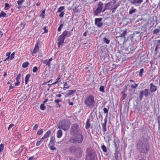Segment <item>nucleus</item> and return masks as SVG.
Wrapping results in <instances>:
<instances>
[{
    "mask_svg": "<svg viewBox=\"0 0 160 160\" xmlns=\"http://www.w3.org/2000/svg\"><path fill=\"white\" fill-rule=\"evenodd\" d=\"M136 147L140 154H147L150 150L149 139L146 137L142 136L137 142Z\"/></svg>",
    "mask_w": 160,
    "mask_h": 160,
    "instance_id": "nucleus-1",
    "label": "nucleus"
},
{
    "mask_svg": "<svg viewBox=\"0 0 160 160\" xmlns=\"http://www.w3.org/2000/svg\"><path fill=\"white\" fill-rule=\"evenodd\" d=\"M85 160H98L97 154L94 149L88 148L86 150Z\"/></svg>",
    "mask_w": 160,
    "mask_h": 160,
    "instance_id": "nucleus-2",
    "label": "nucleus"
},
{
    "mask_svg": "<svg viewBox=\"0 0 160 160\" xmlns=\"http://www.w3.org/2000/svg\"><path fill=\"white\" fill-rule=\"evenodd\" d=\"M141 34L140 32L134 31L132 34L128 37L127 40H128L129 42L131 41V42H130V44L132 45L136 42L137 40L141 38L142 36V35Z\"/></svg>",
    "mask_w": 160,
    "mask_h": 160,
    "instance_id": "nucleus-3",
    "label": "nucleus"
},
{
    "mask_svg": "<svg viewBox=\"0 0 160 160\" xmlns=\"http://www.w3.org/2000/svg\"><path fill=\"white\" fill-rule=\"evenodd\" d=\"M82 133V132H79L72 135L73 136L71 137L69 140V142L74 144L82 143L83 139Z\"/></svg>",
    "mask_w": 160,
    "mask_h": 160,
    "instance_id": "nucleus-4",
    "label": "nucleus"
},
{
    "mask_svg": "<svg viewBox=\"0 0 160 160\" xmlns=\"http://www.w3.org/2000/svg\"><path fill=\"white\" fill-rule=\"evenodd\" d=\"M95 102L94 97L91 94L88 95L85 98L84 103L89 108H94L95 106Z\"/></svg>",
    "mask_w": 160,
    "mask_h": 160,
    "instance_id": "nucleus-5",
    "label": "nucleus"
},
{
    "mask_svg": "<svg viewBox=\"0 0 160 160\" xmlns=\"http://www.w3.org/2000/svg\"><path fill=\"white\" fill-rule=\"evenodd\" d=\"M70 125V122L68 119H63L60 121L58 127L59 129L66 131L69 129Z\"/></svg>",
    "mask_w": 160,
    "mask_h": 160,
    "instance_id": "nucleus-6",
    "label": "nucleus"
},
{
    "mask_svg": "<svg viewBox=\"0 0 160 160\" xmlns=\"http://www.w3.org/2000/svg\"><path fill=\"white\" fill-rule=\"evenodd\" d=\"M82 132V131L78 123H74L72 125L70 128V133L71 135H72Z\"/></svg>",
    "mask_w": 160,
    "mask_h": 160,
    "instance_id": "nucleus-7",
    "label": "nucleus"
},
{
    "mask_svg": "<svg viewBox=\"0 0 160 160\" xmlns=\"http://www.w3.org/2000/svg\"><path fill=\"white\" fill-rule=\"evenodd\" d=\"M103 3L101 1L99 2L97 5L96 9L93 11V15L94 16H98L101 12H105V10L103 8Z\"/></svg>",
    "mask_w": 160,
    "mask_h": 160,
    "instance_id": "nucleus-8",
    "label": "nucleus"
},
{
    "mask_svg": "<svg viewBox=\"0 0 160 160\" xmlns=\"http://www.w3.org/2000/svg\"><path fill=\"white\" fill-rule=\"evenodd\" d=\"M128 3H129L131 5L137 7L143 2V0H128Z\"/></svg>",
    "mask_w": 160,
    "mask_h": 160,
    "instance_id": "nucleus-9",
    "label": "nucleus"
},
{
    "mask_svg": "<svg viewBox=\"0 0 160 160\" xmlns=\"http://www.w3.org/2000/svg\"><path fill=\"white\" fill-rule=\"evenodd\" d=\"M81 149V148L78 146L75 145L72 146L69 148V152L74 155Z\"/></svg>",
    "mask_w": 160,
    "mask_h": 160,
    "instance_id": "nucleus-10",
    "label": "nucleus"
},
{
    "mask_svg": "<svg viewBox=\"0 0 160 160\" xmlns=\"http://www.w3.org/2000/svg\"><path fill=\"white\" fill-rule=\"evenodd\" d=\"M102 18H96L95 19V24L98 27L100 28L102 26L103 23L102 22Z\"/></svg>",
    "mask_w": 160,
    "mask_h": 160,
    "instance_id": "nucleus-11",
    "label": "nucleus"
},
{
    "mask_svg": "<svg viewBox=\"0 0 160 160\" xmlns=\"http://www.w3.org/2000/svg\"><path fill=\"white\" fill-rule=\"evenodd\" d=\"M40 43V41H38L35 44V47L33 51H31V54L32 56H34V54L36 53L39 50L38 45Z\"/></svg>",
    "mask_w": 160,
    "mask_h": 160,
    "instance_id": "nucleus-12",
    "label": "nucleus"
},
{
    "mask_svg": "<svg viewBox=\"0 0 160 160\" xmlns=\"http://www.w3.org/2000/svg\"><path fill=\"white\" fill-rule=\"evenodd\" d=\"M138 102L139 101L138 99L136 100L135 102H133V108L138 110H140L141 108V106L139 104Z\"/></svg>",
    "mask_w": 160,
    "mask_h": 160,
    "instance_id": "nucleus-13",
    "label": "nucleus"
},
{
    "mask_svg": "<svg viewBox=\"0 0 160 160\" xmlns=\"http://www.w3.org/2000/svg\"><path fill=\"white\" fill-rule=\"evenodd\" d=\"M148 26V24H144L143 26L141 28V34L143 33H145V34L147 32V29Z\"/></svg>",
    "mask_w": 160,
    "mask_h": 160,
    "instance_id": "nucleus-14",
    "label": "nucleus"
},
{
    "mask_svg": "<svg viewBox=\"0 0 160 160\" xmlns=\"http://www.w3.org/2000/svg\"><path fill=\"white\" fill-rule=\"evenodd\" d=\"M82 155V151L81 149L77 152H76L74 155L75 157L78 158H81Z\"/></svg>",
    "mask_w": 160,
    "mask_h": 160,
    "instance_id": "nucleus-15",
    "label": "nucleus"
},
{
    "mask_svg": "<svg viewBox=\"0 0 160 160\" xmlns=\"http://www.w3.org/2000/svg\"><path fill=\"white\" fill-rule=\"evenodd\" d=\"M150 91L152 93L154 92L157 89V86L154 85L152 83H151L150 85Z\"/></svg>",
    "mask_w": 160,
    "mask_h": 160,
    "instance_id": "nucleus-16",
    "label": "nucleus"
},
{
    "mask_svg": "<svg viewBox=\"0 0 160 160\" xmlns=\"http://www.w3.org/2000/svg\"><path fill=\"white\" fill-rule=\"evenodd\" d=\"M65 38L67 37H70L71 36V33L67 30H65L61 34Z\"/></svg>",
    "mask_w": 160,
    "mask_h": 160,
    "instance_id": "nucleus-17",
    "label": "nucleus"
},
{
    "mask_svg": "<svg viewBox=\"0 0 160 160\" xmlns=\"http://www.w3.org/2000/svg\"><path fill=\"white\" fill-rule=\"evenodd\" d=\"M90 118H88L86 123L85 128L86 129H88L89 128H92V127L91 125L90 122Z\"/></svg>",
    "mask_w": 160,
    "mask_h": 160,
    "instance_id": "nucleus-18",
    "label": "nucleus"
},
{
    "mask_svg": "<svg viewBox=\"0 0 160 160\" xmlns=\"http://www.w3.org/2000/svg\"><path fill=\"white\" fill-rule=\"evenodd\" d=\"M104 5V10H105V11L107 10H110L111 9L110 1L108 2L105 3Z\"/></svg>",
    "mask_w": 160,
    "mask_h": 160,
    "instance_id": "nucleus-19",
    "label": "nucleus"
},
{
    "mask_svg": "<svg viewBox=\"0 0 160 160\" xmlns=\"http://www.w3.org/2000/svg\"><path fill=\"white\" fill-rule=\"evenodd\" d=\"M145 89L143 90H141L140 91L139 94V99L140 101H141L144 96H145Z\"/></svg>",
    "mask_w": 160,
    "mask_h": 160,
    "instance_id": "nucleus-20",
    "label": "nucleus"
},
{
    "mask_svg": "<svg viewBox=\"0 0 160 160\" xmlns=\"http://www.w3.org/2000/svg\"><path fill=\"white\" fill-rule=\"evenodd\" d=\"M55 142L56 141L55 137L52 136L51 137L50 140L48 144V145H55Z\"/></svg>",
    "mask_w": 160,
    "mask_h": 160,
    "instance_id": "nucleus-21",
    "label": "nucleus"
},
{
    "mask_svg": "<svg viewBox=\"0 0 160 160\" xmlns=\"http://www.w3.org/2000/svg\"><path fill=\"white\" fill-rule=\"evenodd\" d=\"M137 12L136 9L134 8L133 7H131V8L129 9V14L132 15L133 13Z\"/></svg>",
    "mask_w": 160,
    "mask_h": 160,
    "instance_id": "nucleus-22",
    "label": "nucleus"
},
{
    "mask_svg": "<svg viewBox=\"0 0 160 160\" xmlns=\"http://www.w3.org/2000/svg\"><path fill=\"white\" fill-rule=\"evenodd\" d=\"M65 39V38L61 35L58 37V42L63 43L64 42V41Z\"/></svg>",
    "mask_w": 160,
    "mask_h": 160,
    "instance_id": "nucleus-23",
    "label": "nucleus"
},
{
    "mask_svg": "<svg viewBox=\"0 0 160 160\" xmlns=\"http://www.w3.org/2000/svg\"><path fill=\"white\" fill-rule=\"evenodd\" d=\"M27 98V96L26 95V94H24L22 97L20 99L19 102H20L21 103H24Z\"/></svg>",
    "mask_w": 160,
    "mask_h": 160,
    "instance_id": "nucleus-24",
    "label": "nucleus"
},
{
    "mask_svg": "<svg viewBox=\"0 0 160 160\" xmlns=\"http://www.w3.org/2000/svg\"><path fill=\"white\" fill-rule=\"evenodd\" d=\"M127 34V31H124L122 33L120 34V36H118L116 37L117 38L120 39L122 37L123 38H124V39H125V36Z\"/></svg>",
    "mask_w": 160,
    "mask_h": 160,
    "instance_id": "nucleus-25",
    "label": "nucleus"
},
{
    "mask_svg": "<svg viewBox=\"0 0 160 160\" xmlns=\"http://www.w3.org/2000/svg\"><path fill=\"white\" fill-rule=\"evenodd\" d=\"M126 90L125 91H122L121 92V94H122V97L121 98V99L122 100H124L126 98L127 96V94H125V92H126V90H127V88L126 87Z\"/></svg>",
    "mask_w": 160,
    "mask_h": 160,
    "instance_id": "nucleus-26",
    "label": "nucleus"
},
{
    "mask_svg": "<svg viewBox=\"0 0 160 160\" xmlns=\"http://www.w3.org/2000/svg\"><path fill=\"white\" fill-rule=\"evenodd\" d=\"M62 101V99H55L54 100V102L57 103L56 106V107L60 108L61 107V105L59 103V102Z\"/></svg>",
    "mask_w": 160,
    "mask_h": 160,
    "instance_id": "nucleus-27",
    "label": "nucleus"
},
{
    "mask_svg": "<svg viewBox=\"0 0 160 160\" xmlns=\"http://www.w3.org/2000/svg\"><path fill=\"white\" fill-rule=\"evenodd\" d=\"M151 92L148 89H145V98H147L149 95L151 94Z\"/></svg>",
    "mask_w": 160,
    "mask_h": 160,
    "instance_id": "nucleus-28",
    "label": "nucleus"
},
{
    "mask_svg": "<svg viewBox=\"0 0 160 160\" xmlns=\"http://www.w3.org/2000/svg\"><path fill=\"white\" fill-rule=\"evenodd\" d=\"M51 133V130H48L44 135L43 137L45 139L49 137Z\"/></svg>",
    "mask_w": 160,
    "mask_h": 160,
    "instance_id": "nucleus-29",
    "label": "nucleus"
},
{
    "mask_svg": "<svg viewBox=\"0 0 160 160\" xmlns=\"http://www.w3.org/2000/svg\"><path fill=\"white\" fill-rule=\"evenodd\" d=\"M31 76V74H28L27 75L25 78V83L27 84L29 81V79Z\"/></svg>",
    "mask_w": 160,
    "mask_h": 160,
    "instance_id": "nucleus-30",
    "label": "nucleus"
},
{
    "mask_svg": "<svg viewBox=\"0 0 160 160\" xmlns=\"http://www.w3.org/2000/svg\"><path fill=\"white\" fill-rule=\"evenodd\" d=\"M62 135V132L61 129H59L58 131L57 132V137L58 138H60Z\"/></svg>",
    "mask_w": 160,
    "mask_h": 160,
    "instance_id": "nucleus-31",
    "label": "nucleus"
},
{
    "mask_svg": "<svg viewBox=\"0 0 160 160\" xmlns=\"http://www.w3.org/2000/svg\"><path fill=\"white\" fill-rule=\"evenodd\" d=\"M107 122H104V123H102V131L104 132L106 131V124Z\"/></svg>",
    "mask_w": 160,
    "mask_h": 160,
    "instance_id": "nucleus-32",
    "label": "nucleus"
},
{
    "mask_svg": "<svg viewBox=\"0 0 160 160\" xmlns=\"http://www.w3.org/2000/svg\"><path fill=\"white\" fill-rule=\"evenodd\" d=\"M117 1V0H112V1H110L111 8H113L114 5L116 4Z\"/></svg>",
    "mask_w": 160,
    "mask_h": 160,
    "instance_id": "nucleus-33",
    "label": "nucleus"
},
{
    "mask_svg": "<svg viewBox=\"0 0 160 160\" xmlns=\"http://www.w3.org/2000/svg\"><path fill=\"white\" fill-rule=\"evenodd\" d=\"M76 92V90H69L68 91V93H66V95L67 96H69L72 95L73 93Z\"/></svg>",
    "mask_w": 160,
    "mask_h": 160,
    "instance_id": "nucleus-34",
    "label": "nucleus"
},
{
    "mask_svg": "<svg viewBox=\"0 0 160 160\" xmlns=\"http://www.w3.org/2000/svg\"><path fill=\"white\" fill-rule=\"evenodd\" d=\"M152 33L154 35L159 34V33H160V30L159 29V28H155L153 30Z\"/></svg>",
    "mask_w": 160,
    "mask_h": 160,
    "instance_id": "nucleus-35",
    "label": "nucleus"
},
{
    "mask_svg": "<svg viewBox=\"0 0 160 160\" xmlns=\"http://www.w3.org/2000/svg\"><path fill=\"white\" fill-rule=\"evenodd\" d=\"M147 58L146 57H145V55H143L140 57V61L141 62H146V59Z\"/></svg>",
    "mask_w": 160,
    "mask_h": 160,
    "instance_id": "nucleus-36",
    "label": "nucleus"
},
{
    "mask_svg": "<svg viewBox=\"0 0 160 160\" xmlns=\"http://www.w3.org/2000/svg\"><path fill=\"white\" fill-rule=\"evenodd\" d=\"M129 47L130 52H131V53H132L134 51L136 48V46H130Z\"/></svg>",
    "mask_w": 160,
    "mask_h": 160,
    "instance_id": "nucleus-37",
    "label": "nucleus"
},
{
    "mask_svg": "<svg viewBox=\"0 0 160 160\" xmlns=\"http://www.w3.org/2000/svg\"><path fill=\"white\" fill-rule=\"evenodd\" d=\"M119 152L118 151V150H117V151H115V152L114 153V158H115V160H118V153Z\"/></svg>",
    "mask_w": 160,
    "mask_h": 160,
    "instance_id": "nucleus-38",
    "label": "nucleus"
},
{
    "mask_svg": "<svg viewBox=\"0 0 160 160\" xmlns=\"http://www.w3.org/2000/svg\"><path fill=\"white\" fill-rule=\"evenodd\" d=\"M144 69L143 68H141L139 72L138 75L140 77H142L144 72Z\"/></svg>",
    "mask_w": 160,
    "mask_h": 160,
    "instance_id": "nucleus-39",
    "label": "nucleus"
},
{
    "mask_svg": "<svg viewBox=\"0 0 160 160\" xmlns=\"http://www.w3.org/2000/svg\"><path fill=\"white\" fill-rule=\"evenodd\" d=\"M158 123V130L160 131V114L157 117Z\"/></svg>",
    "mask_w": 160,
    "mask_h": 160,
    "instance_id": "nucleus-40",
    "label": "nucleus"
},
{
    "mask_svg": "<svg viewBox=\"0 0 160 160\" xmlns=\"http://www.w3.org/2000/svg\"><path fill=\"white\" fill-rule=\"evenodd\" d=\"M138 86V84L134 83V84H131V87L133 89H136Z\"/></svg>",
    "mask_w": 160,
    "mask_h": 160,
    "instance_id": "nucleus-41",
    "label": "nucleus"
},
{
    "mask_svg": "<svg viewBox=\"0 0 160 160\" xmlns=\"http://www.w3.org/2000/svg\"><path fill=\"white\" fill-rule=\"evenodd\" d=\"M29 65V63L28 62H24L22 64V67L23 68H26L28 67Z\"/></svg>",
    "mask_w": 160,
    "mask_h": 160,
    "instance_id": "nucleus-42",
    "label": "nucleus"
},
{
    "mask_svg": "<svg viewBox=\"0 0 160 160\" xmlns=\"http://www.w3.org/2000/svg\"><path fill=\"white\" fill-rule=\"evenodd\" d=\"M103 41L105 43L107 44H108L110 42V40L108 39L106 37H104L103 38Z\"/></svg>",
    "mask_w": 160,
    "mask_h": 160,
    "instance_id": "nucleus-43",
    "label": "nucleus"
},
{
    "mask_svg": "<svg viewBox=\"0 0 160 160\" xmlns=\"http://www.w3.org/2000/svg\"><path fill=\"white\" fill-rule=\"evenodd\" d=\"M103 151L104 152H107V148L106 147V146L104 145H102L101 147Z\"/></svg>",
    "mask_w": 160,
    "mask_h": 160,
    "instance_id": "nucleus-44",
    "label": "nucleus"
},
{
    "mask_svg": "<svg viewBox=\"0 0 160 160\" xmlns=\"http://www.w3.org/2000/svg\"><path fill=\"white\" fill-rule=\"evenodd\" d=\"M105 87L103 86H101L99 88V91L103 93L105 92Z\"/></svg>",
    "mask_w": 160,
    "mask_h": 160,
    "instance_id": "nucleus-45",
    "label": "nucleus"
},
{
    "mask_svg": "<svg viewBox=\"0 0 160 160\" xmlns=\"http://www.w3.org/2000/svg\"><path fill=\"white\" fill-rule=\"evenodd\" d=\"M45 10L46 9L45 8L44 10H43L41 14L40 15V16L42 17V18H45V15L44 14L45 13Z\"/></svg>",
    "mask_w": 160,
    "mask_h": 160,
    "instance_id": "nucleus-46",
    "label": "nucleus"
},
{
    "mask_svg": "<svg viewBox=\"0 0 160 160\" xmlns=\"http://www.w3.org/2000/svg\"><path fill=\"white\" fill-rule=\"evenodd\" d=\"M0 15L1 17H5L6 16L7 14L3 11H2L0 13Z\"/></svg>",
    "mask_w": 160,
    "mask_h": 160,
    "instance_id": "nucleus-47",
    "label": "nucleus"
},
{
    "mask_svg": "<svg viewBox=\"0 0 160 160\" xmlns=\"http://www.w3.org/2000/svg\"><path fill=\"white\" fill-rule=\"evenodd\" d=\"M70 87V86H69L68 85L67 83V82H65L64 83V87L63 88V89L65 90L66 89H68Z\"/></svg>",
    "mask_w": 160,
    "mask_h": 160,
    "instance_id": "nucleus-48",
    "label": "nucleus"
},
{
    "mask_svg": "<svg viewBox=\"0 0 160 160\" xmlns=\"http://www.w3.org/2000/svg\"><path fill=\"white\" fill-rule=\"evenodd\" d=\"M64 9V6H61L59 7L58 10V12H62V11Z\"/></svg>",
    "mask_w": 160,
    "mask_h": 160,
    "instance_id": "nucleus-49",
    "label": "nucleus"
},
{
    "mask_svg": "<svg viewBox=\"0 0 160 160\" xmlns=\"http://www.w3.org/2000/svg\"><path fill=\"white\" fill-rule=\"evenodd\" d=\"M46 108V106H45L44 104L42 103L41 104L40 106V108L41 110H44Z\"/></svg>",
    "mask_w": 160,
    "mask_h": 160,
    "instance_id": "nucleus-50",
    "label": "nucleus"
},
{
    "mask_svg": "<svg viewBox=\"0 0 160 160\" xmlns=\"http://www.w3.org/2000/svg\"><path fill=\"white\" fill-rule=\"evenodd\" d=\"M25 1V0H20L17 1V3L19 6L21 5L23 2Z\"/></svg>",
    "mask_w": 160,
    "mask_h": 160,
    "instance_id": "nucleus-51",
    "label": "nucleus"
},
{
    "mask_svg": "<svg viewBox=\"0 0 160 160\" xmlns=\"http://www.w3.org/2000/svg\"><path fill=\"white\" fill-rule=\"evenodd\" d=\"M54 145H48L49 148L52 150H56V148L54 147Z\"/></svg>",
    "mask_w": 160,
    "mask_h": 160,
    "instance_id": "nucleus-52",
    "label": "nucleus"
},
{
    "mask_svg": "<svg viewBox=\"0 0 160 160\" xmlns=\"http://www.w3.org/2000/svg\"><path fill=\"white\" fill-rule=\"evenodd\" d=\"M38 70V68L37 66L34 67L32 69V72L34 73L36 72Z\"/></svg>",
    "mask_w": 160,
    "mask_h": 160,
    "instance_id": "nucleus-53",
    "label": "nucleus"
},
{
    "mask_svg": "<svg viewBox=\"0 0 160 160\" xmlns=\"http://www.w3.org/2000/svg\"><path fill=\"white\" fill-rule=\"evenodd\" d=\"M107 58H108V60H107V62H108L110 61V59L108 54H106L105 56L104 57V59H107Z\"/></svg>",
    "mask_w": 160,
    "mask_h": 160,
    "instance_id": "nucleus-54",
    "label": "nucleus"
},
{
    "mask_svg": "<svg viewBox=\"0 0 160 160\" xmlns=\"http://www.w3.org/2000/svg\"><path fill=\"white\" fill-rule=\"evenodd\" d=\"M43 133V130L42 129H40L38 130L37 132V134L38 135H41Z\"/></svg>",
    "mask_w": 160,
    "mask_h": 160,
    "instance_id": "nucleus-55",
    "label": "nucleus"
},
{
    "mask_svg": "<svg viewBox=\"0 0 160 160\" xmlns=\"http://www.w3.org/2000/svg\"><path fill=\"white\" fill-rule=\"evenodd\" d=\"M4 5L5 6V9L8 10L10 8V5L8 3H5Z\"/></svg>",
    "mask_w": 160,
    "mask_h": 160,
    "instance_id": "nucleus-56",
    "label": "nucleus"
},
{
    "mask_svg": "<svg viewBox=\"0 0 160 160\" xmlns=\"http://www.w3.org/2000/svg\"><path fill=\"white\" fill-rule=\"evenodd\" d=\"M4 148V145L2 143L0 145V152H2Z\"/></svg>",
    "mask_w": 160,
    "mask_h": 160,
    "instance_id": "nucleus-57",
    "label": "nucleus"
},
{
    "mask_svg": "<svg viewBox=\"0 0 160 160\" xmlns=\"http://www.w3.org/2000/svg\"><path fill=\"white\" fill-rule=\"evenodd\" d=\"M48 59H46L44 61H43L42 60V62H43L44 63L46 64V65H47L48 67H49L50 66V64H49V65H48H48V64H47V62L48 61Z\"/></svg>",
    "mask_w": 160,
    "mask_h": 160,
    "instance_id": "nucleus-58",
    "label": "nucleus"
},
{
    "mask_svg": "<svg viewBox=\"0 0 160 160\" xmlns=\"http://www.w3.org/2000/svg\"><path fill=\"white\" fill-rule=\"evenodd\" d=\"M109 108V107H108V109H107L106 108H103V110L105 113L107 114L108 113Z\"/></svg>",
    "mask_w": 160,
    "mask_h": 160,
    "instance_id": "nucleus-59",
    "label": "nucleus"
},
{
    "mask_svg": "<svg viewBox=\"0 0 160 160\" xmlns=\"http://www.w3.org/2000/svg\"><path fill=\"white\" fill-rule=\"evenodd\" d=\"M15 54V52H13L12 53L11 55L10 56V60H12V59H13V58L14 57Z\"/></svg>",
    "mask_w": 160,
    "mask_h": 160,
    "instance_id": "nucleus-60",
    "label": "nucleus"
},
{
    "mask_svg": "<svg viewBox=\"0 0 160 160\" xmlns=\"http://www.w3.org/2000/svg\"><path fill=\"white\" fill-rule=\"evenodd\" d=\"M63 26V24H61L60 25V26H59V27L58 29V31L59 32L61 31V29L62 28V27Z\"/></svg>",
    "mask_w": 160,
    "mask_h": 160,
    "instance_id": "nucleus-61",
    "label": "nucleus"
},
{
    "mask_svg": "<svg viewBox=\"0 0 160 160\" xmlns=\"http://www.w3.org/2000/svg\"><path fill=\"white\" fill-rule=\"evenodd\" d=\"M125 51L126 52V53L128 54V53H130V50L129 49V47L126 48L125 49Z\"/></svg>",
    "mask_w": 160,
    "mask_h": 160,
    "instance_id": "nucleus-62",
    "label": "nucleus"
},
{
    "mask_svg": "<svg viewBox=\"0 0 160 160\" xmlns=\"http://www.w3.org/2000/svg\"><path fill=\"white\" fill-rule=\"evenodd\" d=\"M21 75V74H19L17 76V77L16 78V79L17 81H19V80L20 78Z\"/></svg>",
    "mask_w": 160,
    "mask_h": 160,
    "instance_id": "nucleus-63",
    "label": "nucleus"
},
{
    "mask_svg": "<svg viewBox=\"0 0 160 160\" xmlns=\"http://www.w3.org/2000/svg\"><path fill=\"white\" fill-rule=\"evenodd\" d=\"M120 6V4L119 3H117V4H115L114 5V6L113 7V8L116 9L119 6Z\"/></svg>",
    "mask_w": 160,
    "mask_h": 160,
    "instance_id": "nucleus-64",
    "label": "nucleus"
}]
</instances>
